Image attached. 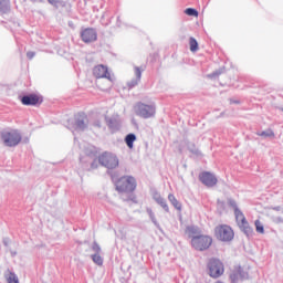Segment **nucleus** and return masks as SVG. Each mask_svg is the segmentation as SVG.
Instances as JSON below:
<instances>
[{
    "mask_svg": "<svg viewBox=\"0 0 283 283\" xmlns=\"http://www.w3.org/2000/svg\"><path fill=\"white\" fill-rule=\"evenodd\" d=\"M227 205L228 207H230V209H233L237 224L241 229V231H243V233L248 238H250V235H253V228H251L249 221H247V217H244V213L238 207V201H235V199L233 198H228Z\"/></svg>",
    "mask_w": 283,
    "mask_h": 283,
    "instance_id": "1",
    "label": "nucleus"
},
{
    "mask_svg": "<svg viewBox=\"0 0 283 283\" xmlns=\"http://www.w3.org/2000/svg\"><path fill=\"white\" fill-rule=\"evenodd\" d=\"M137 182L133 176H123L116 182V190L119 193H134Z\"/></svg>",
    "mask_w": 283,
    "mask_h": 283,
    "instance_id": "2",
    "label": "nucleus"
},
{
    "mask_svg": "<svg viewBox=\"0 0 283 283\" xmlns=\"http://www.w3.org/2000/svg\"><path fill=\"white\" fill-rule=\"evenodd\" d=\"M134 111L136 116H139V118H154V116H156V104H146L143 102H138L134 106Z\"/></svg>",
    "mask_w": 283,
    "mask_h": 283,
    "instance_id": "3",
    "label": "nucleus"
},
{
    "mask_svg": "<svg viewBox=\"0 0 283 283\" xmlns=\"http://www.w3.org/2000/svg\"><path fill=\"white\" fill-rule=\"evenodd\" d=\"M1 140L6 147H17L23 139L21 133L17 129L3 130L0 134Z\"/></svg>",
    "mask_w": 283,
    "mask_h": 283,
    "instance_id": "4",
    "label": "nucleus"
},
{
    "mask_svg": "<svg viewBox=\"0 0 283 283\" xmlns=\"http://www.w3.org/2000/svg\"><path fill=\"white\" fill-rule=\"evenodd\" d=\"M213 244V238L207 234L195 235L191 239V247L196 251H207Z\"/></svg>",
    "mask_w": 283,
    "mask_h": 283,
    "instance_id": "5",
    "label": "nucleus"
},
{
    "mask_svg": "<svg viewBox=\"0 0 283 283\" xmlns=\"http://www.w3.org/2000/svg\"><path fill=\"white\" fill-rule=\"evenodd\" d=\"M214 235L220 242H231L235 238V232L230 226L220 224L214 228Z\"/></svg>",
    "mask_w": 283,
    "mask_h": 283,
    "instance_id": "6",
    "label": "nucleus"
},
{
    "mask_svg": "<svg viewBox=\"0 0 283 283\" xmlns=\"http://www.w3.org/2000/svg\"><path fill=\"white\" fill-rule=\"evenodd\" d=\"M208 273L210 277L218 280V277L224 275V263L216 258L210 259L208 262Z\"/></svg>",
    "mask_w": 283,
    "mask_h": 283,
    "instance_id": "7",
    "label": "nucleus"
},
{
    "mask_svg": "<svg viewBox=\"0 0 283 283\" xmlns=\"http://www.w3.org/2000/svg\"><path fill=\"white\" fill-rule=\"evenodd\" d=\"M98 163L108 170L116 169L118 167V157L112 153H103L98 157Z\"/></svg>",
    "mask_w": 283,
    "mask_h": 283,
    "instance_id": "8",
    "label": "nucleus"
},
{
    "mask_svg": "<svg viewBox=\"0 0 283 283\" xmlns=\"http://www.w3.org/2000/svg\"><path fill=\"white\" fill-rule=\"evenodd\" d=\"M90 125V119L87 118V115L85 113H77L74 116V122L71 126V129H74L75 132H85Z\"/></svg>",
    "mask_w": 283,
    "mask_h": 283,
    "instance_id": "9",
    "label": "nucleus"
},
{
    "mask_svg": "<svg viewBox=\"0 0 283 283\" xmlns=\"http://www.w3.org/2000/svg\"><path fill=\"white\" fill-rule=\"evenodd\" d=\"M81 39L83 43H94L98 39V33L94 28H86L81 31Z\"/></svg>",
    "mask_w": 283,
    "mask_h": 283,
    "instance_id": "10",
    "label": "nucleus"
},
{
    "mask_svg": "<svg viewBox=\"0 0 283 283\" xmlns=\"http://www.w3.org/2000/svg\"><path fill=\"white\" fill-rule=\"evenodd\" d=\"M199 180L205 187H216V185H218V178L209 171L201 172L199 175Z\"/></svg>",
    "mask_w": 283,
    "mask_h": 283,
    "instance_id": "11",
    "label": "nucleus"
},
{
    "mask_svg": "<svg viewBox=\"0 0 283 283\" xmlns=\"http://www.w3.org/2000/svg\"><path fill=\"white\" fill-rule=\"evenodd\" d=\"M93 75L95 78H107L108 81H112V74H109V70L103 64H99L93 69Z\"/></svg>",
    "mask_w": 283,
    "mask_h": 283,
    "instance_id": "12",
    "label": "nucleus"
},
{
    "mask_svg": "<svg viewBox=\"0 0 283 283\" xmlns=\"http://www.w3.org/2000/svg\"><path fill=\"white\" fill-rule=\"evenodd\" d=\"M135 77L127 82L128 90H134L138 83H140V78H143V70L139 66H135Z\"/></svg>",
    "mask_w": 283,
    "mask_h": 283,
    "instance_id": "13",
    "label": "nucleus"
},
{
    "mask_svg": "<svg viewBox=\"0 0 283 283\" xmlns=\"http://www.w3.org/2000/svg\"><path fill=\"white\" fill-rule=\"evenodd\" d=\"M106 125L113 132H118L120 129V119L118 117H105Z\"/></svg>",
    "mask_w": 283,
    "mask_h": 283,
    "instance_id": "14",
    "label": "nucleus"
},
{
    "mask_svg": "<svg viewBox=\"0 0 283 283\" xmlns=\"http://www.w3.org/2000/svg\"><path fill=\"white\" fill-rule=\"evenodd\" d=\"M22 105H38L39 104V95L29 94L21 97Z\"/></svg>",
    "mask_w": 283,
    "mask_h": 283,
    "instance_id": "15",
    "label": "nucleus"
},
{
    "mask_svg": "<svg viewBox=\"0 0 283 283\" xmlns=\"http://www.w3.org/2000/svg\"><path fill=\"white\" fill-rule=\"evenodd\" d=\"M154 200L166 211V213H169V205H167V200L160 196V193L155 192L153 196Z\"/></svg>",
    "mask_w": 283,
    "mask_h": 283,
    "instance_id": "16",
    "label": "nucleus"
},
{
    "mask_svg": "<svg viewBox=\"0 0 283 283\" xmlns=\"http://www.w3.org/2000/svg\"><path fill=\"white\" fill-rule=\"evenodd\" d=\"M125 143L128 149H134V143H136V134L129 133L128 135H126Z\"/></svg>",
    "mask_w": 283,
    "mask_h": 283,
    "instance_id": "17",
    "label": "nucleus"
},
{
    "mask_svg": "<svg viewBox=\"0 0 283 283\" xmlns=\"http://www.w3.org/2000/svg\"><path fill=\"white\" fill-rule=\"evenodd\" d=\"M4 277L7 280V283H19V276H17V274L14 272H11L10 270L7 271Z\"/></svg>",
    "mask_w": 283,
    "mask_h": 283,
    "instance_id": "18",
    "label": "nucleus"
},
{
    "mask_svg": "<svg viewBox=\"0 0 283 283\" xmlns=\"http://www.w3.org/2000/svg\"><path fill=\"white\" fill-rule=\"evenodd\" d=\"M10 12V0H0V13L8 14Z\"/></svg>",
    "mask_w": 283,
    "mask_h": 283,
    "instance_id": "19",
    "label": "nucleus"
},
{
    "mask_svg": "<svg viewBox=\"0 0 283 283\" xmlns=\"http://www.w3.org/2000/svg\"><path fill=\"white\" fill-rule=\"evenodd\" d=\"M168 200L172 205V207H175V209H177V211L182 210V205L178 202V199H176V196H174L171 193L168 195Z\"/></svg>",
    "mask_w": 283,
    "mask_h": 283,
    "instance_id": "20",
    "label": "nucleus"
},
{
    "mask_svg": "<svg viewBox=\"0 0 283 283\" xmlns=\"http://www.w3.org/2000/svg\"><path fill=\"white\" fill-rule=\"evenodd\" d=\"M187 149L190 151V154H193V156H202V153L196 147V144L193 143H188L187 144Z\"/></svg>",
    "mask_w": 283,
    "mask_h": 283,
    "instance_id": "21",
    "label": "nucleus"
},
{
    "mask_svg": "<svg viewBox=\"0 0 283 283\" xmlns=\"http://www.w3.org/2000/svg\"><path fill=\"white\" fill-rule=\"evenodd\" d=\"M186 231H187L189 238H191V239L196 235H200V234H198V227H196V226L187 227Z\"/></svg>",
    "mask_w": 283,
    "mask_h": 283,
    "instance_id": "22",
    "label": "nucleus"
},
{
    "mask_svg": "<svg viewBox=\"0 0 283 283\" xmlns=\"http://www.w3.org/2000/svg\"><path fill=\"white\" fill-rule=\"evenodd\" d=\"M189 45L190 52H198V40H196V38L191 36L189 39Z\"/></svg>",
    "mask_w": 283,
    "mask_h": 283,
    "instance_id": "23",
    "label": "nucleus"
},
{
    "mask_svg": "<svg viewBox=\"0 0 283 283\" xmlns=\"http://www.w3.org/2000/svg\"><path fill=\"white\" fill-rule=\"evenodd\" d=\"M48 3H50V6H53V8H64L65 2L63 0H48Z\"/></svg>",
    "mask_w": 283,
    "mask_h": 283,
    "instance_id": "24",
    "label": "nucleus"
},
{
    "mask_svg": "<svg viewBox=\"0 0 283 283\" xmlns=\"http://www.w3.org/2000/svg\"><path fill=\"white\" fill-rule=\"evenodd\" d=\"M91 259L97 266H103V256H101V254H92Z\"/></svg>",
    "mask_w": 283,
    "mask_h": 283,
    "instance_id": "25",
    "label": "nucleus"
},
{
    "mask_svg": "<svg viewBox=\"0 0 283 283\" xmlns=\"http://www.w3.org/2000/svg\"><path fill=\"white\" fill-rule=\"evenodd\" d=\"M258 136H261L262 138H273V136H275V133H273V130L271 129H268V130L258 133Z\"/></svg>",
    "mask_w": 283,
    "mask_h": 283,
    "instance_id": "26",
    "label": "nucleus"
},
{
    "mask_svg": "<svg viewBox=\"0 0 283 283\" xmlns=\"http://www.w3.org/2000/svg\"><path fill=\"white\" fill-rule=\"evenodd\" d=\"M230 280H231V283H238L240 281V273L237 270H234L231 274H230Z\"/></svg>",
    "mask_w": 283,
    "mask_h": 283,
    "instance_id": "27",
    "label": "nucleus"
},
{
    "mask_svg": "<svg viewBox=\"0 0 283 283\" xmlns=\"http://www.w3.org/2000/svg\"><path fill=\"white\" fill-rule=\"evenodd\" d=\"M254 227L256 229V233H264V224L260 220L254 221Z\"/></svg>",
    "mask_w": 283,
    "mask_h": 283,
    "instance_id": "28",
    "label": "nucleus"
},
{
    "mask_svg": "<svg viewBox=\"0 0 283 283\" xmlns=\"http://www.w3.org/2000/svg\"><path fill=\"white\" fill-rule=\"evenodd\" d=\"M237 270L239 271L240 280H249V273L244 272L242 266L237 268Z\"/></svg>",
    "mask_w": 283,
    "mask_h": 283,
    "instance_id": "29",
    "label": "nucleus"
},
{
    "mask_svg": "<svg viewBox=\"0 0 283 283\" xmlns=\"http://www.w3.org/2000/svg\"><path fill=\"white\" fill-rule=\"evenodd\" d=\"M92 251H94V254H101L102 253V249H101V245L98 244V242H96V241L93 242Z\"/></svg>",
    "mask_w": 283,
    "mask_h": 283,
    "instance_id": "30",
    "label": "nucleus"
},
{
    "mask_svg": "<svg viewBox=\"0 0 283 283\" xmlns=\"http://www.w3.org/2000/svg\"><path fill=\"white\" fill-rule=\"evenodd\" d=\"M185 13L188 14V17H198V10L193 8L186 9Z\"/></svg>",
    "mask_w": 283,
    "mask_h": 283,
    "instance_id": "31",
    "label": "nucleus"
},
{
    "mask_svg": "<svg viewBox=\"0 0 283 283\" xmlns=\"http://www.w3.org/2000/svg\"><path fill=\"white\" fill-rule=\"evenodd\" d=\"M149 218H150L153 224H155V227H156L157 229H160V223H158V220H156V214H155V213H154V214H150Z\"/></svg>",
    "mask_w": 283,
    "mask_h": 283,
    "instance_id": "32",
    "label": "nucleus"
},
{
    "mask_svg": "<svg viewBox=\"0 0 283 283\" xmlns=\"http://www.w3.org/2000/svg\"><path fill=\"white\" fill-rule=\"evenodd\" d=\"M122 200L124 202H129V200H132V202H136V197L133 195H130L129 197L122 196Z\"/></svg>",
    "mask_w": 283,
    "mask_h": 283,
    "instance_id": "33",
    "label": "nucleus"
},
{
    "mask_svg": "<svg viewBox=\"0 0 283 283\" xmlns=\"http://www.w3.org/2000/svg\"><path fill=\"white\" fill-rule=\"evenodd\" d=\"M99 165H101V163L98 161V159H93L91 161V169H98Z\"/></svg>",
    "mask_w": 283,
    "mask_h": 283,
    "instance_id": "34",
    "label": "nucleus"
},
{
    "mask_svg": "<svg viewBox=\"0 0 283 283\" xmlns=\"http://www.w3.org/2000/svg\"><path fill=\"white\" fill-rule=\"evenodd\" d=\"M34 56H36V53L32 52V51H29L27 53V59H29V61H32L34 59Z\"/></svg>",
    "mask_w": 283,
    "mask_h": 283,
    "instance_id": "35",
    "label": "nucleus"
},
{
    "mask_svg": "<svg viewBox=\"0 0 283 283\" xmlns=\"http://www.w3.org/2000/svg\"><path fill=\"white\" fill-rule=\"evenodd\" d=\"M146 212L148 213V216H154V210H151V208H147Z\"/></svg>",
    "mask_w": 283,
    "mask_h": 283,
    "instance_id": "36",
    "label": "nucleus"
},
{
    "mask_svg": "<svg viewBox=\"0 0 283 283\" xmlns=\"http://www.w3.org/2000/svg\"><path fill=\"white\" fill-rule=\"evenodd\" d=\"M3 244H4V247H8V244H10V239L9 238H4L3 239Z\"/></svg>",
    "mask_w": 283,
    "mask_h": 283,
    "instance_id": "37",
    "label": "nucleus"
},
{
    "mask_svg": "<svg viewBox=\"0 0 283 283\" xmlns=\"http://www.w3.org/2000/svg\"><path fill=\"white\" fill-rule=\"evenodd\" d=\"M117 27L120 28V15L117 17Z\"/></svg>",
    "mask_w": 283,
    "mask_h": 283,
    "instance_id": "38",
    "label": "nucleus"
},
{
    "mask_svg": "<svg viewBox=\"0 0 283 283\" xmlns=\"http://www.w3.org/2000/svg\"><path fill=\"white\" fill-rule=\"evenodd\" d=\"M220 74H221V72L216 71L212 73V76H220Z\"/></svg>",
    "mask_w": 283,
    "mask_h": 283,
    "instance_id": "39",
    "label": "nucleus"
},
{
    "mask_svg": "<svg viewBox=\"0 0 283 283\" xmlns=\"http://www.w3.org/2000/svg\"><path fill=\"white\" fill-rule=\"evenodd\" d=\"M94 126L95 127H101V123L97 120V122L94 123Z\"/></svg>",
    "mask_w": 283,
    "mask_h": 283,
    "instance_id": "40",
    "label": "nucleus"
},
{
    "mask_svg": "<svg viewBox=\"0 0 283 283\" xmlns=\"http://www.w3.org/2000/svg\"><path fill=\"white\" fill-rule=\"evenodd\" d=\"M218 205H219L220 207H223V206H224V201L218 200Z\"/></svg>",
    "mask_w": 283,
    "mask_h": 283,
    "instance_id": "41",
    "label": "nucleus"
},
{
    "mask_svg": "<svg viewBox=\"0 0 283 283\" xmlns=\"http://www.w3.org/2000/svg\"><path fill=\"white\" fill-rule=\"evenodd\" d=\"M273 209H274V211H281V210H282L281 207H275V208H273Z\"/></svg>",
    "mask_w": 283,
    "mask_h": 283,
    "instance_id": "42",
    "label": "nucleus"
},
{
    "mask_svg": "<svg viewBox=\"0 0 283 283\" xmlns=\"http://www.w3.org/2000/svg\"><path fill=\"white\" fill-rule=\"evenodd\" d=\"M112 19H114V17H112L108 21V23H106V25H109V23H112Z\"/></svg>",
    "mask_w": 283,
    "mask_h": 283,
    "instance_id": "43",
    "label": "nucleus"
},
{
    "mask_svg": "<svg viewBox=\"0 0 283 283\" xmlns=\"http://www.w3.org/2000/svg\"><path fill=\"white\" fill-rule=\"evenodd\" d=\"M81 163H85V158H80Z\"/></svg>",
    "mask_w": 283,
    "mask_h": 283,
    "instance_id": "44",
    "label": "nucleus"
},
{
    "mask_svg": "<svg viewBox=\"0 0 283 283\" xmlns=\"http://www.w3.org/2000/svg\"><path fill=\"white\" fill-rule=\"evenodd\" d=\"M231 103H235V104H238V103H240L239 101H231Z\"/></svg>",
    "mask_w": 283,
    "mask_h": 283,
    "instance_id": "45",
    "label": "nucleus"
},
{
    "mask_svg": "<svg viewBox=\"0 0 283 283\" xmlns=\"http://www.w3.org/2000/svg\"><path fill=\"white\" fill-rule=\"evenodd\" d=\"M86 158H92V154H91V155H88Z\"/></svg>",
    "mask_w": 283,
    "mask_h": 283,
    "instance_id": "46",
    "label": "nucleus"
},
{
    "mask_svg": "<svg viewBox=\"0 0 283 283\" xmlns=\"http://www.w3.org/2000/svg\"><path fill=\"white\" fill-rule=\"evenodd\" d=\"M105 14H107V13H104V14L102 15V19L105 17Z\"/></svg>",
    "mask_w": 283,
    "mask_h": 283,
    "instance_id": "47",
    "label": "nucleus"
}]
</instances>
